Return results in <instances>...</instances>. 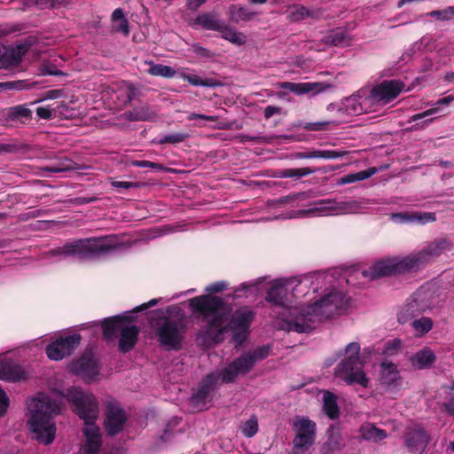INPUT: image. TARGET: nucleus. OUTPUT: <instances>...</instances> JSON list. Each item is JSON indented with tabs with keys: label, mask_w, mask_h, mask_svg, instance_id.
I'll return each mask as SVG.
<instances>
[{
	"label": "nucleus",
	"mask_w": 454,
	"mask_h": 454,
	"mask_svg": "<svg viewBox=\"0 0 454 454\" xmlns=\"http://www.w3.org/2000/svg\"><path fill=\"white\" fill-rule=\"evenodd\" d=\"M225 304L222 297L211 294L198 295L188 300L192 315L205 323L202 333L206 338L220 343L223 340L224 333L231 331L236 346H241L248 337L255 313L248 307H241L233 312L225 324Z\"/></svg>",
	"instance_id": "obj_1"
},
{
	"label": "nucleus",
	"mask_w": 454,
	"mask_h": 454,
	"mask_svg": "<svg viewBox=\"0 0 454 454\" xmlns=\"http://www.w3.org/2000/svg\"><path fill=\"white\" fill-rule=\"evenodd\" d=\"M452 246L448 239H437L418 252L403 257H392L380 261L364 270L363 275L370 279H377L396 274L418 272L444 252L450 251Z\"/></svg>",
	"instance_id": "obj_2"
},
{
	"label": "nucleus",
	"mask_w": 454,
	"mask_h": 454,
	"mask_svg": "<svg viewBox=\"0 0 454 454\" xmlns=\"http://www.w3.org/2000/svg\"><path fill=\"white\" fill-rule=\"evenodd\" d=\"M350 298L342 292L332 290L313 304L294 308L286 319L289 331L309 333L317 323L340 315L349 304Z\"/></svg>",
	"instance_id": "obj_3"
},
{
	"label": "nucleus",
	"mask_w": 454,
	"mask_h": 454,
	"mask_svg": "<svg viewBox=\"0 0 454 454\" xmlns=\"http://www.w3.org/2000/svg\"><path fill=\"white\" fill-rule=\"evenodd\" d=\"M27 426L37 442L49 445L53 442L57 427L54 417L61 411V403L44 393L27 401Z\"/></svg>",
	"instance_id": "obj_4"
},
{
	"label": "nucleus",
	"mask_w": 454,
	"mask_h": 454,
	"mask_svg": "<svg viewBox=\"0 0 454 454\" xmlns=\"http://www.w3.org/2000/svg\"><path fill=\"white\" fill-rule=\"evenodd\" d=\"M184 311L177 305L166 308V311L156 309L149 317V324L155 331L159 345L166 350L178 351L182 348L185 325Z\"/></svg>",
	"instance_id": "obj_5"
},
{
	"label": "nucleus",
	"mask_w": 454,
	"mask_h": 454,
	"mask_svg": "<svg viewBox=\"0 0 454 454\" xmlns=\"http://www.w3.org/2000/svg\"><path fill=\"white\" fill-rule=\"evenodd\" d=\"M360 344L351 342L345 348V356L334 369L336 378L346 385H359L368 387L370 380L364 370V362L360 356Z\"/></svg>",
	"instance_id": "obj_6"
},
{
	"label": "nucleus",
	"mask_w": 454,
	"mask_h": 454,
	"mask_svg": "<svg viewBox=\"0 0 454 454\" xmlns=\"http://www.w3.org/2000/svg\"><path fill=\"white\" fill-rule=\"evenodd\" d=\"M117 246L111 242L109 237L88 238L67 242L64 246L58 247L54 254L90 259L111 252Z\"/></svg>",
	"instance_id": "obj_7"
},
{
	"label": "nucleus",
	"mask_w": 454,
	"mask_h": 454,
	"mask_svg": "<svg viewBox=\"0 0 454 454\" xmlns=\"http://www.w3.org/2000/svg\"><path fill=\"white\" fill-rule=\"evenodd\" d=\"M67 398L73 411L84 421L85 426L96 425L99 408L97 398L93 395L72 387L67 390Z\"/></svg>",
	"instance_id": "obj_8"
},
{
	"label": "nucleus",
	"mask_w": 454,
	"mask_h": 454,
	"mask_svg": "<svg viewBox=\"0 0 454 454\" xmlns=\"http://www.w3.org/2000/svg\"><path fill=\"white\" fill-rule=\"evenodd\" d=\"M82 336L79 333L59 334L45 348V353L51 360L60 361L71 356L80 345Z\"/></svg>",
	"instance_id": "obj_9"
},
{
	"label": "nucleus",
	"mask_w": 454,
	"mask_h": 454,
	"mask_svg": "<svg viewBox=\"0 0 454 454\" xmlns=\"http://www.w3.org/2000/svg\"><path fill=\"white\" fill-rule=\"evenodd\" d=\"M293 428L295 432L294 448L301 450H309L316 440L317 424L307 417L297 416L294 419Z\"/></svg>",
	"instance_id": "obj_10"
},
{
	"label": "nucleus",
	"mask_w": 454,
	"mask_h": 454,
	"mask_svg": "<svg viewBox=\"0 0 454 454\" xmlns=\"http://www.w3.org/2000/svg\"><path fill=\"white\" fill-rule=\"evenodd\" d=\"M404 87L405 84L400 80H384L372 88L364 100L373 104L386 105L395 99Z\"/></svg>",
	"instance_id": "obj_11"
},
{
	"label": "nucleus",
	"mask_w": 454,
	"mask_h": 454,
	"mask_svg": "<svg viewBox=\"0 0 454 454\" xmlns=\"http://www.w3.org/2000/svg\"><path fill=\"white\" fill-rule=\"evenodd\" d=\"M70 371L84 381L91 382L99 374V365L93 352L86 349L78 359L71 363Z\"/></svg>",
	"instance_id": "obj_12"
},
{
	"label": "nucleus",
	"mask_w": 454,
	"mask_h": 454,
	"mask_svg": "<svg viewBox=\"0 0 454 454\" xmlns=\"http://www.w3.org/2000/svg\"><path fill=\"white\" fill-rule=\"evenodd\" d=\"M125 411L114 403H108L105 410L104 428L107 435L115 436L122 432L127 422Z\"/></svg>",
	"instance_id": "obj_13"
},
{
	"label": "nucleus",
	"mask_w": 454,
	"mask_h": 454,
	"mask_svg": "<svg viewBox=\"0 0 454 454\" xmlns=\"http://www.w3.org/2000/svg\"><path fill=\"white\" fill-rule=\"evenodd\" d=\"M403 438L405 447L411 453L423 450L431 441L430 434L419 424L407 427Z\"/></svg>",
	"instance_id": "obj_14"
},
{
	"label": "nucleus",
	"mask_w": 454,
	"mask_h": 454,
	"mask_svg": "<svg viewBox=\"0 0 454 454\" xmlns=\"http://www.w3.org/2000/svg\"><path fill=\"white\" fill-rule=\"evenodd\" d=\"M219 380V375L211 372L206 375L200 382L198 388L192 393L190 403L191 404L201 410L210 401L211 393L216 389Z\"/></svg>",
	"instance_id": "obj_15"
},
{
	"label": "nucleus",
	"mask_w": 454,
	"mask_h": 454,
	"mask_svg": "<svg viewBox=\"0 0 454 454\" xmlns=\"http://www.w3.org/2000/svg\"><path fill=\"white\" fill-rule=\"evenodd\" d=\"M429 308L428 303L419 294H414L409 299L405 307L398 314V322L405 324L422 315Z\"/></svg>",
	"instance_id": "obj_16"
},
{
	"label": "nucleus",
	"mask_w": 454,
	"mask_h": 454,
	"mask_svg": "<svg viewBox=\"0 0 454 454\" xmlns=\"http://www.w3.org/2000/svg\"><path fill=\"white\" fill-rule=\"evenodd\" d=\"M265 301L271 307L287 308L289 300L286 281L284 279L273 281L266 292Z\"/></svg>",
	"instance_id": "obj_17"
},
{
	"label": "nucleus",
	"mask_w": 454,
	"mask_h": 454,
	"mask_svg": "<svg viewBox=\"0 0 454 454\" xmlns=\"http://www.w3.org/2000/svg\"><path fill=\"white\" fill-rule=\"evenodd\" d=\"M131 321V317L121 315L104 318L100 323L104 339L107 341L114 340L124 324Z\"/></svg>",
	"instance_id": "obj_18"
},
{
	"label": "nucleus",
	"mask_w": 454,
	"mask_h": 454,
	"mask_svg": "<svg viewBox=\"0 0 454 454\" xmlns=\"http://www.w3.org/2000/svg\"><path fill=\"white\" fill-rule=\"evenodd\" d=\"M139 332L138 326L130 325V323L124 324L119 333V350L124 354L132 350L137 342Z\"/></svg>",
	"instance_id": "obj_19"
},
{
	"label": "nucleus",
	"mask_w": 454,
	"mask_h": 454,
	"mask_svg": "<svg viewBox=\"0 0 454 454\" xmlns=\"http://www.w3.org/2000/svg\"><path fill=\"white\" fill-rule=\"evenodd\" d=\"M83 434L86 438V442L81 449L82 453L98 454L102 445L99 427L96 425L85 426Z\"/></svg>",
	"instance_id": "obj_20"
},
{
	"label": "nucleus",
	"mask_w": 454,
	"mask_h": 454,
	"mask_svg": "<svg viewBox=\"0 0 454 454\" xmlns=\"http://www.w3.org/2000/svg\"><path fill=\"white\" fill-rule=\"evenodd\" d=\"M278 87L287 90L295 95H303L308 93H319L329 87L322 82H283L278 83Z\"/></svg>",
	"instance_id": "obj_21"
},
{
	"label": "nucleus",
	"mask_w": 454,
	"mask_h": 454,
	"mask_svg": "<svg viewBox=\"0 0 454 454\" xmlns=\"http://www.w3.org/2000/svg\"><path fill=\"white\" fill-rule=\"evenodd\" d=\"M24 378L21 366L11 359L0 360V380L17 382Z\"/></svg>",
	"instance_id": "obj_22"
},
{
	"label": "nucleus",
	"mask_w": 454,
	"mask_h": 454,
	"mask_svg": "<svg viewBox=\"0 0 454 454\" xmlns=\"http://www.w3.org/2000/svg\"><path fill=\"white\" fill-rule=\"evenodd\" d=\"M33 112L26 104L8 107L4 117L7 121L27 124L32 120Z\"/></svg>",
	"instance_id": "obj_23"
},
{
	"label": "nucleus",
	"mask_w": 454,
	"mask_h": 454,
	"mask_svg": "<svg viewBox=\"0 0 454 454\" xmlns=\"http://www.w3.org/2000/svg\"><path fill=\"white\" fill-rule=\"evenodd\" d=\"M436 360V356L432 349L426 347L411 356V365L418 370L430 368Z\"/></svg>",
	"instance_id": "obj_24"
},
{
	"label": "nucleus",
	"mask_w": 454,
	"mask_h": 454,
	"mask_svg": "<svg viewBox=\"0 0 454 454\" xmlns=\"http://www.w3.org/2000/svg\"><path fill=\"white\" fill-rule=\"evenodd\" d=\"M380 383L387 387H396L400 381V372L395 364L384 361L380 364Z\"/></svg>",
	"instance_id": "obj_25"
},
{
	"label": "nucleus",
	"mask_w": 454,
	"mask_h": 454,
	"mask_svg": "<svg viewBox=\"0 0 454 454\" xmlns=\"http://www.w3.org/2000/svg\"><path fill=\"white\" fill-rule=\"evenodd\" d=\"M358 432L360 439L372 442H379L387 437L386 430L377 427L372 423L362 425Z\"/></svg>",
	"instance_id": "obj_26"
},
{
	"label": "nucleus",
	"mask_w": 454,
	"mask_h": 454,
	"mask_svg": "<svg viewBox=\"0 0 454 454\" xmlns=\"http://www.w3.org/2000/svg\"><path fill=\"white\" fill-rule=\"evenodd\" d=\"M306 18H312L317 20L319 18V12L316 10H309L302 4H293L288 7L287 19L291 22H299Z\"/></svg>",
	"instance_id": "obj_27"
},
{
	"label": "nucleus",
	"mask_w": 454,
	"mask_h": 454,
	"mask_svg": "<svg viewBox=\"0 0 454 454\" xmlns=\"http://www.w3.org/2000/svg\"><path fill=\"white\" fill-rule=\"evenodd\" d=\"M155 113L149 106H142L140 107L133 108L132 110L126 111L123 114V118L129 121H148L154 119Z\"/></svg>",
	"instance_id": "obj_28"
},
{
	"label": "nucleus",
	"mask_w": 454,
	"mask_h": 454,
	"mask_svg": "<svg viewBox=\"0 0 454 454\" xmlns=\"http://www.w3.org/2000/svg\"><path fill=\"white\" fill-rule=\"evenodd\" d=\"M257 13L240 4H231L229 6L228 17L232 23L238 24L240 21L251 20Z\"/></svg>",
	"instance_id": "obj_29"
},
{
	"label": "nucleus",
	"mask_w": 454,
	"mask_h": 454,
	"mask_svg": "<svg viewBox=\"0 0 454 454\" xmlns=\"http://www.w3.org/2000/svg\"><path fill=\"white\" fill-rule=\"evenodd\" d=\"M78 168V164L68 157H59L52 164L41 168L46 173H61Z\"/></svg>",
	"instance_id": "obj_30"
},
{
	"label": "nucleus",
	"mask_w": 454,
	"mask_h": 454,
	"mask_svg": "<svg viewBox=\"0 0 454 454\" xmlns=\"http://www.w3.org/2000/svg\"><path fill=\"white\" fill-rule=\"evenodd\" d=\"M393 218H399L401 222H417L419 223H432L436 220L435 213L416 212V213H398L393 215Z\"/></svg>",
	"instance_id": "obj_31"
},
{
	"label": "nucleus",
	"mask_w": 454,
	"mask_h": 454,
	"mask_svg": "<svg viewBox=\"0 0 454 454\" xmlns=\"http://www.w3.org/2000/svg\"><path fill=\"white\" fill-rule=\"evenodd\" d=\"M223 23L216 20L215 15L209 12H203L199 14L192 23V27L201 26L204 29L219 31L222 29Z\"/></svg>",
	"instance_id": "obj_32"
},
{
	"label": "nucleus",
	"mask_w": 454,
	"mask_h": 454,
	"mask_svg": "<svg viewBox=\"0 0 454 454\" xmlns=\"http://www.w3.org/2000/svg\"><path fill=\"white\" fill-rule=\"evenodd\" d=\"M324 411L331 419H336L340 416V409L337 404V396L329 391H326L323 396Z\"/></svg>",
	"instance_id": "obj_33"
},
{
	"label": "nucleus",
	"mask_w": 454,
	"mask_h": 454,
	"mask_svg": "<svg viewBox=\"0 0 454 454\" xmlns=\"http://www.w3.org/2000/svg\"><path fill=\"white\" fill-rule=\"evenodd\" d=\"M111 20L113 23H116L120 21L119 24L113 25V31L121 33L125 36L129 35V20L125 18L124 12L121 8L115 9L112 15Z\"/></svg>",
	"instance_id": "obj_34"
},
{
	"label": "nucleus",
	"mask_w": 454,
	"mask_h": 454,
	"mask_svg": "<svg viewBox=\"0 0 454 454\" xmlns=\"http://www.w3.org/2000/svg\"><path fill=\"white\" fill-rule=\"evenodd\" d=\"M316 170L311 168H283L277 169L273 175L274 177L278 178H294L300 179L301 177L309 176L315 173Z\"/></svg>",
	"instance_id": "obj_35"
},
{
	"label": "nucleus",
	"mask_w": 454,
	"mask_h": 454,
	"mask_svg": "<svg viewBox=\"0 0 454 454\" xmlns=\"http://www.w3.org/2000/svg\"><path fill=\"white\" fill-rule=\"evenodd\" d=\"M377 172V168L374 167L369 168L365 170H362L356 173H349L341 176L338 181V185H344L348 184H352L357 181H363L370 178Z\"/></svg>",
	"instance_id": "obj_36"
},
{
	"label": "nucleus",
	"mask_w": 454,
	"mask_h": 454,
	"mask_svg": "<svg viewBox=\"0 0 454 454\" xmlns=\"http://www.w3.org/2000/svg\"><path fill=\"white\" fill-rule=\"evenodd\" d=\"M218 32L221 33V35L224 40L229 41L235 45L241 46L246 43V35L241 32L236 31L230 26L223 24L222 29H220Z\"/></svg>",
	"instance_id": "obj_37"
},
{
	"label": "nucleus",
	"mask_w": 454,
	"mask_h": 454,
	"mask_svg": "<svg viewBox=\"0 0 454 454\" xmlns=\"http://www.w3.org/2000/svg\"><path fill=\"white\" fill-rule=\"evenodd\" d=\"M181 77L184 81L188 82L190 84L194 85V86L215 88V87H220L223 85L222 82H220L216 79H214V78L201 79L198 75L185 74V73L181 74Z\"/></svg>",
	"instance_id": "obj_38"
},
{
	"label": "nucleus",
	"mask_w": 454,
	"mask_h": 454,
	"mask_svg": "<svg viewBox=\"0 0 454 454\" xmlns=\"http://www.w3.org/2000/svg\"><path fill=\"white\" fill-rule=\"evenodd\" d=\"M350 38L347 32L341 28L333 30L326 37L325 43L337 47H344L349 44Z\"/></svg>",
	"instance_id": "obj_39"
},
{
	"label": "nucleus",
	"mask_w": 454,
	"mask_h": 454,
	"mask_svg": "<svg viewBox=\"0 0 454 454\" xmlns=\"http://www.w3.org/2000/svg\"><path fill=\"white\" fill-rule=\"evenodd\" d=\"M454 101V95H448L446 97H443L440 99H438L435 103V106L432 107L427 111H424L420 114H414L411 117V121H419L424 118H427L428 116H431L434 114H437L439 112V108L442 106H449L451 102Z\"/></svg>",
	"instance_id": "obj_40"
},
{
	"label": "nucleus",
	"mask_w": 454,
	"mask_h": 454,
	"mask_svg": "<svg viewBox=\"0 0 454 454\" xmlns=\"http://www.w3.org/2000/svg\"><path fill=\"white\" fill-rule=\"evenodd\" d=\"M232 364L236 366L240 374H246L249 372L255 364L254 357L251 356L249 352L245 353L239 357L236 358Z\"/></svg>",
	"instance_id": "obj_41"
},
{
	"label": "nucleus",
	"mask_w": 454,
	"mask_h": 454,
	"mask_svg": "<svg viewBox=\"0 0 454 454\" xmlns=\"http://www.w3.org/2000/svg\"><path fill=\"white\" fill-rule=\"evenodd\" d=\"M148 64L150 65V67L147 72L153 76L171 78L176 74V71L169 66L154 64L153 61L148 62Z\"/></svg>",
	"instance_id": "obj_42"
},
{
	"label": "nucleus",
	"mask_w": 454,
	"mask_h": 454,
	"mask_svg": "<svg viewBox=\"0 0 454 454\" xmlns=\"http://www.w3.org/2000/svg\"><path fill=\"white\" fill-rule=\"evenodd\" d=\"M314 204L317 206L315 210L319 211L335 209L346 210L348 208V206L349 205V202H336L333 200H320L316 201Z\"/></svg>",
	"instance_id": "obj_43"
},
{
	"label": "nucleus",
	"mask_w": 454,
	"mask_h": 454,
	"mask_svg": "<svg viewBox=\"0 0 454 454\" xmlns=\"http://www.w3.org/2000/svg\"><path fill=\"white\" fill-rule=\"evenodd\" d=\"M332 124L337 125L333 121H322L315 122H303L300 121L296 127L301 128L307 131H325L328 129V127Z\"/></svg>",
	"instance_id": "obj_44"
},
{
	"label": "nucleus",
	"mask_w": 454,
	"mask_h": 454,
	"mask_svg": "<svg viewBox=\"0 0 454 454\" xmlns=\"http://www.w3.org/2000/svg\"><path fill=\"white\" fill-rule=\"evenodd\" d=\"M411 325L419 335L427 333L433 327V321L429 317H422L419 319H414Z\"/></svg>",
	"instance_id": "obj_45"
},
{
	"label": "nucleus",
	"mask_w": 454,
	"mask_h": 454,
	"mask_svg": "<svg viewBox=\"0 0 454 454\" xmlns=\"http://www.w3.org/2000/svg\"><path fill=\"white\" fill-rule=\"evenodd\" d=\"M189 137L188 133L177 132L174 134L163 135L160 137L158 144L165 145L171 144L176 145L185 141Z\"/></svg>",
	"instance_id": "obj_46"
},
{
	"label": "nucleus",
	"mask_w": 454,
	"mask_h": 454,
	"mask_svg": "<svg viewBox=\"0 0 454 454\" xmlns=\"http://www.w3.org/2000/svg\"><path fill=\"white\" fill-rule=\"evenodd\" d=\"M239 374L240 372L231 362L223 370L221 373L222 381L223 383H231Z\"/></svg>",
	"instance_id": "obj_47"
},
{
	"label": "nucleus",
	"mask_w": 454,
	"mask_h": 454,
	"mask_svg": "<svg viewBox=\"0 0 454 454\" xmlns=\"http://www.w3.org/2000/svg\"><path fill=\"white\" fill-rule=\"evenodd\" d=\"M325 443L329 444L330 447L337 450L338 451L342 449L341 436L339 432H335L334 430L329 432L327 440Z\"/></svg>",
	"instance_id": "obj_48"
},
{
	"label": "nucleus",
	"mask_w": 454,
	"mask_h": 454,
	"mask_svg": "<svg viewBox=\"0 0 454 454\" xmlns=\"http://www.w3.org/2000/svg\"><path fill=\"white\" fill-rule=\"evenodd\" d=\"M270 351V347L268 345H263L261 347L256 348L252 352H249L251 356L254 357V364L257 361H262L265 359L269 355Z\"/></svg>",
	"instance_id": "obj_49"
},
{
	"label": "nucleus",
	"mask_w": 454,
	"mask_h": 454,
	"mask_svg": "<svg viewBox=\"0 0 454 454\" xmlns=\"http://www.w3.org/2000/svg\"><path fill=\"white\" fill-rule=\"evenodd\" d=\"M258 431L257 420L254 419H248L242 429L243 434L247 437H253Z\"/></svg>",
	"instance_id": "obj_50"
},
{
	"label": "nucleus",
	"mask_w": 454,
	"mask_h": 454,
	"mask_svg": "<svg viewBox=\"0 0 454 454\" xmlns=\"http://www.w3.org/2000/svg\"><path fill=\"white\" fill-rule=\"evenodd\" d=\"M346 153L344 151L318 150V159H338L343 157Z\"/></svg>",
	"instance_id": "obj_51"
},
{
	"label": "nucleus",
	"mask_w": 454,
	"mask_h": 454,
	"mask_svg": "<svg viewBox=\"0 0 454 454\" xmlns=\"http://www.w3.org/2000/svg\"><path fill=\"white\" fill-rule=\"evenodd\" d=\"M191 51L195 54L205 59H210L214 56V53L210 50L201 46L199 43L192 44L191 47Z\"/></svg>",
	"instance_id": "obj_52"
},
{
	"label": "nucleus",
	"mask_w": 454,
	"mask_h": 454,
	"mask_svg": "<svg viewBox=\"0 0 454 454\" xmlns=\"http://www.w3.org/2000/svg\"><path fill=\"white\" fill-rule=\"evenodd\" d=\"M9 398L6 393L0 388V418L4 416L9 407Z\"/></svg>",
	"instance_id": "obj_53"
},
{
	"label": "nucleus",
	"mask_w": 454,
	"mask_h": 454,
	"mask_svg": "<svg viewBox=\"0 0 454 454\" xmlns=\"http://www.w3.org/2000/svg\"><path fill=\"white\" fill-rule=\"evenodd\" d=\"M132 166L137 168H152L153 169H162L161 164L144 160L132 161Z\"/></svg>",
	"instance_id": "obj_54"
},
{
	"label": "nucleus",
	"mask_w": 454,
	"mask_h": 454,
	"mask_svg": "<svg viewBox=\"0 0 454 454\" xmlns=\"http://www.w3.org/2000/svg\"><path fill=\"white\" fill-rule=\"evenodd\" d=\"M295 159H318V150H309L297 152L294 153Z\"/></svg>",
	"instance_id": "obj_55"
},
{
	"label": "nucleus",
	"mask_w": 454,
	"mask_h": 454,
	"mask_svg": "<svg viewBox=\"0 0 454 454\" xmlns=\"http://www.w3.org/2000/svg\"><path fill=\"white\" fill-rule=\"evenodd\" d=\"M227 287V283L225 281H218L212 283L210 286L207 287V291H208L211 295H214L213 294L219 293L223 290H224Z\"/></svg>",
	"instance_id": "obj_56"
},
{
	"label": "nucleus",
	"mask_w": 454,
	"mask_h": 454,
	"mask_svg": "<svg viewBox=\"0 0 454 454\" xmlns=\"http://www.w3.org/2000/svg\"><path fill=\"white\" fill-rule=\"evenodd\" d=\"M36 114L40 119L51 120L53 118V113L49 107L40 106L36 108Z\"/></svg>",
	"instance_id": "obj_57"
},
{
	"label": "nucleus",
	"mask_w": 454,
	"mask_h": 454,
	"mask_svg": "<svg viewBox=\"0 0 454 454\" xmlns=\"http://www.w3.org/2000/svg\"><path fill=\"white\" fill-rule=\"evenodd\" d=\"M138 183L135 182H127V181H113L112 186L117 189H131L135 187H138Z\"/></svg>",
	"instance_id": "obj_58"
},
{
	"label": "nucleus",
	"mask_w": 454,
	"mask_h": 454,
	"mask_svg": "<svg viewBox=\"0 0 454 454\" xmlns=\"http://www.w3.org/2000/svg\"><path fill=\"white\" fill-rule=\"evenodd\" d=\"M451 397L449 401L442 403V408L448 412V414L454 416V392L450 391L449 393Z\"/></svg>",
	"instance_id": "obj_59"
},
{
	"label": "nucleus",
	"mask_w": 454,
	"mask_h": 454,
	"mask_svg": "<svg viewBox=\"0 0 454 454\" xmlns=\"http://www.w3.org/2000/svg\"><path fill=\"white\" fill-rule=\"evenodd\" d=\"M257 282L254 281V282H244L242 283L238 288H236L234 290V293L232 294V297L233 298H237V297H239V293L241 292V291H247L248 289H250L251 287H254L255 286H257Z\"/></svg>",
	"instance_id": "obj_60"
},
{
	"label": "nucleus",
	"mask_w": 454,
	"mask_h": 454,
	"mask_svg": "<svg viewBox=\"0 0 454 454\" xmlns=\"http://www.w3.org/2000/svg\"><path fill=\"white\" fill-rule=\"evenodd\" d=\"M279 114H281V108L278 106L270 105L264 108V118L266 120H269L273 115Z\"/></svg>",
	"instance_id": "obj_61"
},
{
	"label": "nucleus",
	"mask_w": 454,
	"mask_h": 454,
	"mask_svg": "<svg viewBox=\"0 0 454 454\" xmlns=\"http://www.w3.org/2000/svg\"><path fill=\"white\" fill-rule=\"evenodd\" d=\"M206 1L207 0H187L186 7L191 11H196L199 7L205 4Z\"/></svg>",
	"instance_id": "obj_62"
},
{
	"label": "nucleus",
	"mask_w": 454,
	"mask_h": 454,
	"mask_svg": "<svg viewBox=\"0 0 454 454\" xmlns=\"http://www.w3.org/2000/svg\"><path fill=\"white\" fill-rule=\"evenodd\" d=\"M55 5V0H36L38 9L43 10L46 8H52Z\"/></svg>",
	"instance_id": "obj_63"
},
{
	"label": "nucleus",
	"mask_w": 454,
	"mask_h": 454,
	"mask_svg": "<svg viewBox=\"0 0 454 454\" xmlns=\"http://www.w3.org/2000/svg\"><path fill=\"white\" fill-rule=\"evenodd\" d=\"M442 20H450L452 17H454V6L447 7L443 10H442Z\"/></svg>",
	"instance_id": "obj_64"
}]
</instances>
